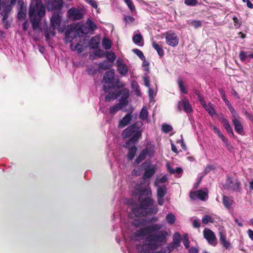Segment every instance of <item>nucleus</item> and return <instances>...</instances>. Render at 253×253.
I'll use <instances>...</instances> for the list:
<instances>
[{
  "instance_id": "f257e3e1",
  "label": "nucleus",
  "mask_w": 253,
  "mask_h": 253,
  "mask_svg": "<svg viewBox=\"0 0 253 253\" xmlns=\"http://www.w3.org/2000/svg\"><path fill=\"white\" fill-rule=\"evenodd\" d=\"M163 225L161 223H153L141 228L128 235L131 241H139L147 236L146 244H139L136 250L139 253H152L151 250H155L165 244L168 233L162 230Z\"/></svg>"
},
{
  "instance_id": "f03ea898",
  "label": "nucleus",
  "mask_w": 253,
  "mask_h": 253,
  "mask_svg": "<svg viewBox=\"0 0 253 253\" xmlns=\"http://www.w3.org/2000/svg\"><path fill=\"white\" fill-rule=\"evenodd\" d=\"M137 194L139 204L132 205V213L137 217L156 214L158 208L157 205H154V200L152 198V193L149 185L143 189H139Z\"/></svg>"
},
{
  "instance_id": "7ed1b4c3",
  "label": "nucleus",
  "mask_w": 253,
  "mask_h": 253,
  "mask_svg": "<svg viewBox=\"0 0 253 253\" xmlns=\"http://www.w3.org/2000/svg\"><path fill=\"white\" fill-rule=\"evenodd\" d=\"M142 126L143 123L141 121H137L123 131L122 134L123 138H129L128 140L126 142V147H129L130 143L134 144L138 141L142 136Z\"/></svg>"
},
{
  "instance_id": "20e7f679",
  "label": "nucleus",
  "mask_w": 253,
  "mask_h": 253,
  "mask_svg": "<svg viewBox=\"0 0 253 253\" xmlns=\"http://www.w3.org/2000/svg\"><path fill=\"white\" fill-rule=\"evenodd\" d=\"M45 13V7L42 0H35V4L30 6L29 16L34 30L39 28L42 18Z\"/></svg>"
},
{
  "instance_id": "39448f33",
  "label": "nucleus",
  "mask_w": 253,
  "mask_h": 253,
  "mask_svg": "<svg viewBox=\"0 0 253 253\" xmlns=\"http://www.w3.org/2000/svg\"><path fill=\"white\" fill-rule=\"evenodd\" d=\"M103 81L108 84L103 85L102 90L106 93L111 89L121 88L125 86V84L120 82L118 79L115 78L114 70H110L106 71L103 76Z\"/></svg>"
},
{
  "instance_id": "423d86ee",
  "label": "nucleus",
  "mask_w": 253,
  "mask_h": 253,
  "mask_svg": "<svg viewBox=\"0 0 253 253\" xmlns=\"http://www.w3.org/2000/svg\"><path fill=\"white\" fill-rule=\"evenodd\" d=\"M156 166L151 165L150 161H146L142 163L137 169H139V171L135 169L133 170V173H135L136 175H140V170H145L143 174V177L144 179H147L151 177L155 173L156 170Z\"/></svg>"
},
{
  "instance_id": "0eeeda50",
  "label": "nucleus",
  "mask_w": 253,
  "mask_h": 253,
  "mask_svg": "<svg viewBox=\"0 0 253 253\" xmlns=\"http://www.w3.org/2000/svg\"><path fill=\"white\" fill-rule=\"evenodd\" d=\"M84 12L82 9H79L76 7H72L67 11L68 16L73 21L82 19L84 17Z\"/></svg>"
},
{
  "instance_id": "6e6552de",
  "label": "nucleus",
  "mask_w": 253,
  "mask_h": 253,
  "mask_svg": "<svg viewBox=\"0 0 253 253\" xmlns=\"http://www.w3.org/2000/svg\"><path fill=\"white\" fill-rule=\"evenodd\" d=\"M204 237L206 239L209 244L215 247L217 243L215 233L209 228H205L203 231Z\"/></svg>"
},
{
  "instance_id": "1a4fd4ad",
  "label": "nucleus",
  "mask_w": 253,
  "mask_h": 253,
  "mask_svg": "<svg viewBox=\"0 0 253 253\" xmlns=\"http://www.w3.org/2000/svg\"><path fill=\"white\" fill-rule=\"evenodd\" d=\"M165 38L166 43L172 47L177 46L179 43V38L174 33H166Z\"/></svg>"
},
{
  "instance_id": "9d476101",
  "label": "nucleus",
  "mask_w": 253,
  "mask_h": 253,
  "mask_svg": "<svg viewBox=\"0 0 253 253\" xmlns=\"http://www.w3.org/2000/svg\"><path fill=\"white\" fill-rule=\"evenodd\" d=\"M240 119L241 117L238 113L232 115V122L235 131L239 134H242L244 131V128L240 122Z\"/></svg>"
},
{
  "instance_id": "9b49d317",
  "label": "nucleus",
  "mask_w": 253,
  "mask_h": 253,
  "mask_svg": "<svg viewBox=\"0 0 253 253\" xmlns=\"http://www.w3.org/2000/svg\"><path fill=\"white\" fill-rule=\"evenodd\" d=\"M61 21V16L58 11L54 12L50 19L51 27L54 30L57 26H59Z\"/></svg>"
},
{
  "instance_id": "f8f14e48",
  "label": "nucleus",
  "mask_w": 253,
  "mask_h": 253,
  "mask_svg": "<svg viewBox=\"0 0 253 253\" xmlns=\"http://www.w3.org/2000/svg\"><path fill=\"white\" fill-rule=\"evenodd\" d=\"M181 106H182L183 110L187 113L192 112V108L188 100L184 99L178 102L177 104V109L178 111H181Z\"/></svg>"
},
{
  "instance_id": "ddd939ff",
  "label": "nucleus",
  "mask_w": 253,
  "mask_h": 253,
  "mask_svg": "<svg viewBox=\"0 0 253 253\" xmlns=\"http://www.w3.org/2000/svg\"><path fill=\"white\" fill-rule=\"evenodd\" d=\"M226 185L228 189L234 192H240L242 189L241 183L238 181L233 182L232 179L230 178L227 179Z\"/></svg>"
},
{
  "instance_id": "4468645a",
  "label": "nucleus",
  "mask_w": 253,
  "mask_h": 253,
  "mask_svg": "<svg viewBox=\"0 0 253 253\" xmlns=\"http://www.w3.org/2000/svg\"><path fill=\"white\" fill-rule=\"evenodd\" d=\"M122 89L117 90V94H119V97L121 96L120 103H126V106L128 104L127 99L129 96V91L128 89L126 88H121Z\"/></svg>"
},
{
  "instance_id": "2eb2a0df",
  "label": "nucleus",
  "mask_w": 253,
  "mask_h": 253,
  "mask_svg": "<svg viewBox=\"0 0 253 253\" xmlns=\"http://www.w3.org/2000/svg\"><path fill=\"white\" fill-rule=\"evenodd\" d=\"M117 70L119 73L122 76H126L128 73V68L121 58L117 59L116 62Z\"/></svg>"
},
{
  "instance_id": "dca6fc26",
  "label": "nucleus",
  "mask_w": 253,
  "mask_h": 253,
  "mask_svg": "<svg viewBox=\"0 0 253 253\" xmlns=\"http://www.w3.org/2000/svg\"><path fill=\"white\" fill-rule=\"evenodd\" d=\"M63 5V2L62 0H53L49 1L47 3L48 10L61 9Z\"/></svg>"
},
{
  "instance_id": "f3484780",
  "label": "nucleus",
  "mask_w": 253,
  "mask_h": 253,
  "mask_svg": "<svg viewBox=\"0 0 253 253\" xmlns=\"http://www.w3.org/2000/svg\"><path fill=\"white\" fill-rule=\"evenodd\" d=\"M131 113L126 114L119 122L118 127L122 128L127 126L132 120V116Z\"/></svg>"
},
{
  "instance_id": "a211bd4d",
  "label": "nucleus",
  "mask_w": 253,
  "mask_h": 253,
  "mask_svg": "<svg viewBox=\"0 0 253 253\" xmlns=\"http://www.w3.org/2000/svg\"><path fill=\"white\" fill-rule=\"evenodd\" d=\"M5 3L1 5L2 7V10L0 13L1 15L2 16V20L3 21H5L8 17V13L11 11L12 6L9 4H6L4 5Z\"/></svg>"
},
{
  "instance_id": "6ab92c4d",
  "label": "nucleus",
  "mask_w": 253,
  "mask_h": 253,
  "mask_svg": "<svg viewBox=\"0 0 253 253\" xmlns=\"http://www.w3.org/2000/svg\"><path fill=\"white\" fill-rule=\"evenodd\" d=\"M220 121L221 123L223 125V127L226 129L228 134L230 135V136L231 137H234V132L228 120L226 118L222 117L220 118Z\"/></svg>"
},
{
  "instance_id": "aec40b11",
  "label": "nucleus",
  "mask_w": 253,
  "mask_h": 253,
  "mask_svg": "<svg viewBox=\"0 0 253 253\" xmlns=\"http://www.w3.org/2000/svg\"><path fill=\"white\" fill-rule=\"evenodd\" d=\"M126 106V103H118L111 107L109 109V113L112 115H114L120 110L122 109L124 107Z\"/></svg>"
},
{
  "instance_id": "412c9836",
  "label": "nucleus",
  "mask_w": 253,
  "mask_h": 253,
  "mask_svg": "<svg viewBox=\"0 0 253 253\" xmlns=\"http://www.w3.org/2000/svg\"><path fill=\"white\" fill-rule=\"evenodd\" d=\"M155 148V146L154 144H153L151 143H147L146 148L142 151L144 152V153L146 156L148 155L149 157H152L154 155Z\"/></svg>"
},
{
  "instance_id": "4be33fe9",
  "label": "nucleus",
  "mask_w": 253,
  "mask_h": 253,
  "mask_svg": "<svg viewBox=\"0 0 253 253\" xmlns=\"http://www.w3.org/2000/svg\"><path fill=\"white\" fill-rule=\"evenodd\" d=\"M89 32L87 27L85 25H82L79 28L76 29V33L79 37H83Z\"/></svg>"
},
{
  "instance_id": "5701e85b",
  "label": "nucleus",
  "mask_w": 253,
  "mask_h": 253,
  "mask_svg": "<svg viewBox=\"0 0 253 253\" xmlns=\"http://www.w3.org/2000/svg\"><path fill=\"white\" fill-rule=\"evenodd\" d=\"M166 167L170 174H176L178 177L181 176L183 172V169L181 168L177 167L175 169H172L168 163L166 164Z\"/></svg>"
},
{
  "instance_id": "b1692460",
  "label": "nucleus",
  "mask_w": 253,
  "mask_h": 253,
  "mask_svg": "<svg viewBox=\"0 0 253 253\" xmlns=\"http://www.w3.org/2000/svg\"><path fill=\"white\" fill-rule=\"evenodd\" d=\"M181 237L178 232H175L172 238V245L175 248L179 247L180 246Z\"/></svg>"
},
{
  "instance_id": "393cba45",
  "label": "nucleus",
  "mask_w": 253,
  "mask_h": 253,
  "mask_svg": "<svg viewBox=\"0 0 253 253\" xmlns=\"http://www.w3.org/2000/svg\"><path fill=\"white\" fill-rule=\"evenodd\" d=\"M223 204L224 206L228 209H229L231 206L232 205L233 203V200L232 198L229 197L225 195L223 196Z\"/></svg>"
},
{
  "instance_id": "a878e982",
  "label": "nucleus",
  "mask_w": 253,
  "mask_h": 253,
  "mask_svg": "<svg viewBox=\"0 0 253 253\" xmlns=\"http://www.w3.org/2000/svg\"><path fill=\"white\" fill-rule=\"evenodd\" d=\"M152 47L157 51L158 55L162 57L164 55V51L162 45H159L156 41L152 42Z\"/></svg>"
},
{
  "instance_id": "bb28decb",
  "label": "nucleus",
  "mask_w": 253,
  "mask_h": 253,
  "mask_svg": "<svg viewBox=\"0 0 253 253\" xmlns=\"http://www.w3.org/2000/svg\"><path fill=\"white\" fill-rule=\"evenodd\" d=\"M167 192V188L165 185H158L157 189V196L164 197Z\"/></svg>"
},
{
  "instance_id": "cd10ccee",
  "label": "nucleus",
  "mask_w": 253,
  "mask_h": 253,
  "mask_svg": "<svg viewBox=\"0 0 253 253\" xmlns=\"http://www.w3.org/2000/svg\"><path fill=\"white\" fill-rule=\"evenodd\" d=\"M222 99L224 101L225 104L227 105L228 108L230 111L232 115H233L236 113H237L235 110L234 108L233 107L230 102L227 99L226 96L224 94H223L222 95Z\"/></svg>"
},
{
  "instance_id": "c85d7f7f",
  "label": "nucleus",
  "mask_w": 253,
  "mask_h": 253,
  "mask_svg": "<svg viewBox=\"0 0 253 253\" xmlns=\"http://www.w3.org/2000/svg\"><path fill=\"white\" fill-rule=\"evenodd\" d=\"M99 43V39L96 37H92L89 42L90 48L93 49L98 48Z\"/></svg>"
},
{
  "instance_id": "c756f323",
  "label": "nucleus",
  "mask_w": 253,
  "mask_h": 253,
  "mask_svg": "<svg viewBox=\"0 0 253 253\" xmlns=\"http://www.w3.org/2000/svg\"><path fill=\"white\" fill-rule=\"evenodd\" d=\"M137 151V147L133 145L129 148L128 152L127 154V158L129 160H132L135 156Z\"/></svg>"
},
{
  "instance_id": "7c9ffc66",
  "label": "nucleus",
  "mask_w": 253,
  "mask_h": 253,
  "mask_svg": "<svg viewBox=\"0 0 253 253\" xmlns=\"http://www.w3.org/2000/svg\"><path fill=\"white\" fill-rule=\"evenodd\" d=\"M107 93V92H106ZM108 94L106 95L105 100L106 101H110L111 100L117 99L119 97V94H117V90L115 92H108Z\"/></svg>"
},
{
  "instance_id": "2f4dec72",
  "label": "nucleus",
  "mask_w": 253,
  "mask_h": 253,
  "mask_svg": "<svg viewBox=\"0 0 253 253\" xmlns=\"http://www.w3.org/2000/svg\"><path fill=\"white\" fill-rule=\"evenodd\" d=\"M26 11L25 7H24L23 5H20L18 8L17 18L20 20L24 19L26 17Z\"/></svg>"
},
{
  "instance_id": "473e14b6",
  "label": "nucleus",
  "mask_w": 253,
  "mask_h": 253,
  "mask_svg": "<svg viewBox=\"0 0 253 253\" xmlns=\"http://www.w3.org/2000/svg\"><path fill=\"white\" fill-rule=\"evenodd\" d=\"M203 107L208 112L211 116H213L215 114V110L211 103H209L208 105L206 103L205 105L203 106Z\"/></svg>"
},
{
  "instance_id": "72a5a7b5",
  "label": "nucleus",
  "mask_w": 253,
  "mask_h": 253,
  "mask_svg": "<svg viewBox=\"0 0 253 253\" xmlns=\"http://www.w3.org/2000/svg\"><path fill=\"white\" fill-rule=\"evenodd\" d=\"M222 137L220 138L225 144L226 148L230 152H232L234 151V147L231 144L230 142L227 140V139L223 135L221 136Z\"/></svg>"
},
{
  "instance_id": "f704fd0d",
  "label": "nucleus",
  "mask_w": 253,
  "mask_h": 253,
  "mask_svg": "<svg viewBox=\"0 0 253 253\" xmlns=\"http://www.w3.org/2000/svg\"><path fill=\"white\" fill-rule=\"evenodd\" d=\"M146 221L145 219H134L132 222V225L136 228H139L143 226Z\"/></svg>"
},
{
  "instance_id": "c9c22d12",
  "label": "nucleus",
  "mask_w": 253,
  "mask_h": 253,
  "mask_svg": "<svg viewBox=\"0 0 253 253\" xmlns=\"http://www.w3.org/2000/svg\"><path fill=\"white\" fill-rule=\"evenodd\" d=\"M148 116V112L147 108L146 106L143 107L142 108L140 114L139 118L142 120H145L147 119Z\"/></svg>"
},
{
  "instance_id": "e433bc0d",
  "label": "nucleus",
  "mask_w": 253,
  "mask_h": 253,
  "mask_svg": "<svg viewBox=\"0 0 253 253\" xmlns=\"http://www.w3.org/2000/svg\"><path fill=\"white\" fill-rule=\"evenodd\" d=\"M102 44L103 48L106 50L110 49L111 48L112 42L108 39H103L102 42Z\"/></svg>"
},
{
  "instance_id": "4c0bfd02",
  "label": "nucleus",
  "mask_w": 253,
  "mask_h": 253,
  "mask_svg": "<svg viewBox=\"0 0 253 253\" xmlns=\"http://www.w3.org/2000/svg\"><path fill=\"white\" fill-rule=\"evenodd\" d=\"M106 57L109 62L113 63L116 58L115 53L113 51H108L106 53Z\"/></svg>"
},
{
  "instance_id": "58836bf2",
  "label": "nucleus",
  "mask_w": 253,
  "mask_h": 253,
  "mask_svg": "<svg viewBox=\"0 0 253 253\" xmlns=\"http://www.w3.org/2000/svg\"><path fill=\"white\" fill-rule=\"evenodd\" d=\"M146 155L144 153L142 150L138 155V156L135 159L134 164L135 165H138L143 160L146 158Z\"/></svg>"
},
{
  "instance_id": "ea45409f",
  "label": "nucleus",
  "mask_w": 253,
  "mask_h": 253,
  "mask_svg": "<svg viewBox=\"0 0 253 253\" xmlns=\"http://www.w3.org/2000/svg\"><path fill=\"white\" fill-rule=\"evenodd\" d=\"M112 66V64H109L108 62L105 60L102 62H101L98 65V67L99 69H102V70H107L110 69Z\"/></svg>"
},
{
  "instance_id": "a19ab883",
  "label": "nucleus",
  "mask_w": 253,
  "mask_h": 253,
  "mask_svg": "<svg viewBox=\"0 0 253 253\" xmlns=\"http://www.w3.org/2000/svg\"><path fill=\"white\" fill-rule=\"evenodd\" d=\"M166 219L169 224H172L175 221V217L173 214L170 213L167 215Z\"/></svg>"
},
{
  "instance_id": "79ce46f5",
  "label": "nucleus",
  "mask_w": 253,
  "mask_h": 253,
  "mask_svg": "<svg viewBox=\"0 0 253 253\" xmlns=\"http://www.w3.org/2000/svg\"><path fill=\"white\" fill-rule=\"evenodd\" d=\"M175 248L172 245L169 244L166 247L162 249L159 253H170Z\"/></svg>"
},
{
  "instance_id": "37998d69",
  "label": "nucleus",
  "mask_w": 253,
  "mask_h": 253,
  "mask_svg": "<svg viewBox=\"0 0 253 253\" xmlns=\"http://www.w3.org/2000/svg\"><path fill=\"white\" fill-rule=\"evenodd\" d=\"M142 40V36L141 34H136L132 38L133 42L137 45H139Z\"/></svg>"
},
{
  "instance_id": "c03bdc74",
  "label": "nucleus",
  "mask_w": 253,
  "mask_h": 253,
  "mask_svg": "<svg viewBox=\"0 0 253 253\" xmlns=\"http://www.w3.org/2000/svg\"><path fill=\"white\" fill-rule=\"evenodd\" d=\"M202 222L205 224H208L209 222L213 223L214 220L213 218L209 215H205L203 216L202 219Z\"/></svg>"
},
{
  "instance_id": "a18cd8bd",
  "label": "nucleus",
  "mask_w": 253,
  "mask_h": 253,
  "mask_svg": "<svg viewBox=\"0 0 253 253\" xmlns=\"http://www.w3.org/2000/svg\"><path fill=\"white\" fill-rule=\"evenodd\" d=\"M142 67L143 68V70L146 72V74L149 73V63L147 61H146L145 59H144V60H143Z\"/></svg>"
},
{
  "instance_id": "49530a36",
  "label": "nucleus",
  "mask_w": 253,
  "mask_h": 253,
  "mask_svg": "<svg viewBox=\"0 0 253 253\" xmlns=\"http://www.w3.org/2000/svg\"><path fill=\"white\" fill-rule=\"evenodd\" d=\"M124 0L131 12L135 10V6H134L133 3L131 0Z\"/></svg>"
},
{
  "instance_id": "de8ad7c7",
  "label": "nucleus",
  "mask_w": 253,
  "mask_h": 253,
  "mask_svg": "<svg viewBox=\"0 0 253 253\" xmlns=\"http://www.w3.org/2000/svg\"><path fill=\"white\" fill-rule=\"evenodd\" d=\"M198 199L204 201L206 199V197L207 196V194L206 192L201 190H199L198 191Z\"/></svg>"
},
{
  "instance_id": "09e8293b",
  "label": "nucleus",
  "mask_w": 253,
  "mask_h": 253,
  "mask_svg": "<svg viewBox=\"0 0 253 253\" xmlns=\"http://www.w3.org/2000/svg\"><path fill=\"white\" fill-rule=\"evenodd\" d=\"M87 27L89 30V31H94L97 28V26L93 21H90L88 22H87Z\"/></svg>"
},
{
  "instance_id": "8fccbe9b",
  "label": "nucleus",
  "mask_w": 253,
  "mask_h": 253,
  "mask_svg": "<svg viewBox=\"0 0 253 253\" xmlns=\"http://www.w3.org/2000/svg\"><path fill=\"white\" fill-rule=\"evenodd\" d=\"M133 51L142 60H144L145 57L143 53V52L138 49H133Z\"/></svg>"
},
{
  "instance_id": "3c124183",
  "label": "nucleus",
  "mask_w": 253,
  "mask_h": 253,
  "mask_svg": "<svg viewBox=\"0 0 253 253\" xmlns=\"http://www.w3.org/2000/svg\"><path fill=\"white\" fill-rule=\"evenodd\" d=\"M178 84L179 86V87L180 89V91L183 92L184 94H187V90L186 88L184 86L183 82L181 80H179L178 81Z\"/></svg>"
},
{
  "instance_id": "603ef678",
  "label": "nucleus",
  "mask_w": 253,
  "mask_h": 253,
  "mask_svg": "<svg viewBox=\"0 0 253 253\" xmlns=\"http://www.w3.org/2000/svg\"><path fill=\"white\" fill-rule=\"evenodd\" d=\"M183 244L186 249H188L190 247V242L187 234H185L183 236Z\"/></svg>"
},
{
  "instance_id": "864d4df0",
  "label": "nucleus",
  "mask_w": 253,
  "mask_h": 253,
  "mask_svg": "<svg viewBox=\"0 0 253 253\" xmlns=\"http://www.w3.org/2000/svg\"><path fill=\"white\" fill-rule=\"evenodd\" d=\"M172 129V127L168 124H164L162 126V130L165 133H168Z\"/></svg>"
},
{
  "instance_id": "5fc2aeb1",
  "label": "nucleus",
  "mask_w": 253,
  "mask_h": 253,
  "mask_svg": "<svg viewBox=\"0 0 253 253\" xmlns=\"http://www.w3.org/2000/svg\"><path fill=\"white\" fill-rule=\"evenodd\" d=\"M87 72L89 75L93 76L97 73V69L94 66H91L87 68Z\"/></svg>"
},
{
  "instance_id": "6e6d98bb",
  "label": "nucleus",
  "mask_w": 253,
  "mask_h": 253,
  "mask_svg": "<svg viewBox=\"0 0 253 253\" xmlns=\"http://www.w3.org/2000/svg\"><path fill=\"white\" fill-rule=\"evenodd\" d=\"M190 24L195 28H197L202 26V22L200 20H192L190 22Z\"/></svg>"
},
{
  "instance_id": "4d7b16f0",
  "label": "nucleus",
  "mask_w": 253,
  "mask_h": 253,
  "mask_svg": "<svg viewBox=\"0 0 253 253\" xmlns=\"http://www.w3.org/2000/svg\"><path fill=\"white\" fill-rule=\"evenodd\" d=\"M72 33H65V42L66 43H71L73 42L74 38L71 37Z\"/></svg>"
},
{
  "instance_id": "13d9d810",
  "label": "nucleus",
  "mask_w": 253,
  "mask_h": 253,
  "mask_svg": "<svg viewBox=\"0 0 253 253\" xmlns=\"http://www.w3.org/2000/svg\"><path fill=\"white\" fill-rule=\"evenodd\" d=\"M185 3L188 6H195L198 3L197 0H184Z\"/></svg>"
},
{
  "instance_id": "bf43d9fd",
  "label": "nucleus",
  "mask_w": 253,
  "mask_h": 253,
  "mask_svg": "<svg viewBox=\"0 0 253 253\" xmlns=\"http://www.w3.org/2000/svg\"><path fill=\"white\" fill-rule=\"evenodd\" d=\"M239 57L241 61H244L246 60L248 57V52L244 51H241L239 53Z\"/></svg>"
},
{
  "instance_id": "052dcab7",
  "label": "nucleus",
  "mask_w": 253,
  "mask_h": 253,
  "mask_svg": "<svg viewBox=\"0 0 253 253\" xmlns=\"http://www.w3.org/2000/svg\"><path fill=\"white\" fill-rule=\"evenodd\" d=\"M85 2L91 5L93 8L96 9L98 7L97 2L94 0H84Z\"/></svg>"
},
{
  "instance_id": "680f3d73",
  "label": "nucleus",
  "mask_w": 253,
  "mask_h": 253,
  "mask_svg": "<svg viewBox=\"0 0 253 253\" xmlns=\"http://www.w3.org/2000/svg\"><path fill=\"white\" fill-rule=\"evenodd\" d=\"M226 240V234L225 232L220 231L219 232V241L220 243Z\"/></svg>"
},
{
  "instance_id": "e2e57ef3",
  "label": "nucleus",
  "mask_w": 253,
  "mask_h": 253,
  "mask_svg": "<svg viewBox=\"0 0 253 253\" xmlns=\"http://www.w3.org/2000/svg\"><path fill=\"white\" fill-rule=\"evenodd\" d=\"M215 169V168L214 166H213L211 165H208L205 169V174H207L208 173H209L211 170Z\"/></svg>"
},
{
  "instance_id": "0e129e2a",
  "label": "nucleus",
  "mask_w": 253,
  "mask_h": 253,
  "mask_svg": "<svg viewBox=\"0 0 253 253\" xmlns=\"http://www.w3.org/2000/svg\"><path fill=\"white\" fill-rule=\"evenodd\" d=\"M74 50L77 51L79 53H80L83 52V47L81 44L77 43L75 45Z\"/></svg>"
},
{
  "instance_id": "69168bd1",
  "label": "nucleus",
  "mask_w": 253,
  "mask_h": 253,
  "mask_svg": "<svg viewBox=\"0 0 253 253\" xmlns=\"http://www.w3.org/2000/svg\"><path fill=\"white\" fill-rule=\"evenodd\" d=\"M143 81L144 85L148 87H150V78L148 76H146L143 78Z\"/></svg>"
},
{
  "instance_id": "338daca9",
  "label": "nucleus",
  "mask_w": 253,
  "mask_h": 253,
  "mask_svg": "<svg viewBox=\"0 0 253 253\" xmlns=\"http://www.w3.org/2000/svg\"><path fill=\"white\" fill-rule=\"evenodd\" d=\"M96 50L94 52V54L98 57H102L103 56V51L100 49H96Z\"/></svg>"
},
{
  "instance_id": "774afa93",
  "label": "nucleus",
  "mask_w": 253,
  "mask_h": 253,
  "mask_svg": "<svg viewBox=\"0 0 253 253\" xmlns=\"http://www.w3.org/2000/svg\"><path fill=\"white\" fill-rule=\"evenodd\" d=\"M220 243L223 246V247L226 249H229L231 246L230 242L229 241H227L226 240L222 241V242H220Z\"/></svg>"
}]
</instances>
